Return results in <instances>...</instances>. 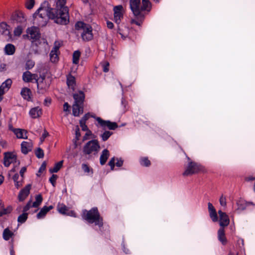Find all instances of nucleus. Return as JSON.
I'll list each match as a JSON object with an SVG mask.
<instances>
[{"label":"nucleus","mask_w":255,"mask_h":255,"mask_svg":"<svg viewBox=\"0 0 255 255\" xmlns=\"http://www.w3.org/2000/svg\"><path fill=\"white\" fill-rule=\"evenodd\" d=\"M82 167L83 170L85 172H89L90 169H89V166L87 164H83L82 165Z\"/></svg>","instance_id":"nucleus-60"},{"label":"nucleus","mask_w":255,"mask_h":255,"mask_svg":"<svg viewBox=\"0 0 255 255\" xmlns=\"http://www.w3.org/2000/svg\"><path fill=\"white\" fill-rule=\"evenodd\" d=\"M142 2L143 4V7H148L149 8H151V3L149 0H142Z\"/></svg>","instance_id":"nucleus-52"},{"label":"nucleus","mask_w":255,"mask_h":255,"mask_svg":"<svg viewBox=\"0 0 255 255\" xmlns=\"http://www.w3.org/2000/svg\"><path fill=\"white\" fill-rule=\"evenodd\" d=\"M67 84L69 88H71L74 90V86L75 85V78L72 76H69L67 79Z\"/></svg>","instance_id":"nucleus-30"},{"label":"nucleus","mask_w":255,"mask_h":255,"mask_svg":"<svg viewBox=\"0 0 255 255\" xmlns=\"http://www.w3.org/2000/svg\"><path fill=\"white\" fill-rule=\"evenodd\" d=\"M13 18L17 22L21 23H24L26 21V18L24 16V15L21 12H19L15 14V15L13 16Z\"/></svg>","instance_id":"nucleus-28"},{"label":"nucleus","mask_w":255,"mask_h":255,"mask_svg":"<svg viewBox=\"0 0 255 255\" xmlns=\"http://www.w3.org/2000/svg\"><path fill=\"white\" fill-rule=\"evenodd\" d=\"M113 134V132L110 131H105L101 136L103 141H106L110 136Z\"/></svg>","instance_id":"nucleus-39"},{"label":"nucleus","mask_w":255,"mask_h":255,"mask_svg":"<svg viewBox=\"0 0 255 255\" xmlns=\"http://www.w3.org/2000/svg\"><path fill=\"white\" fill-rule=\"evenodd\" d=\"M81 53L79 51H75L73 54V62L74 64H78L79 62V58Z\"/></svg>","instance_id":"nucleus-36"},{"label":"nucleus","mask_w":255,"mask_h":255,"mask_svg":"<svg viewBox=\"0 0 255 255\" xmlns=\"http://www.w3.org/2000/svg\"><path fill=\"white\" fill-rule=\"evenodd\" d=\"M31 187V185L29 184L20 191L18 196V200L20 201H23L27 197L29 194Z\"/></svg>","instance_id":"nucleus-17"},{"label":"nucleus","mask_w":255,"mask_h":255,"mask_svg":"<svg viewBox=\"0 0 255 255\" xmlns=\"http://www.w3.org/2000/svg\"><path fill=\"white\" fill-rule=\"evenodd\" d=\"M245 180L248 182L252 181L255 180V176H253L252 175L247 176L245 178Z\"/></svg>","instance_id":"nucleus-62"},{"label":"nucleus","mask_w":255,"mask_h":255,"mask_svg":"<svg viewBox=\"0 0 255 255\" xmlns=\"http://www.w3.org/2000/svg\"><path fill=\"white\" fill-rule=\"evenodd\" d=\"M57 178V176L55 174H53L52 176L50 178L49 181L52 184L53 186H55L56 180Z\"/></svg>","instance_id":"nucleus-50"},{"label":"nucleus","mask_w":255,"mask_h":255,"mask_svg":"<svg viewBox=\"0 0 255 255\" xmlns=\"http://www.w3.org/2000/svg\"><path fill=\"white\" fill-rule=\"evenodd\" d=\"M110 155L109 151L108 149H105L103 150L100 156V161L101 165H104L107 161Z\"/></svg>","instance_id":"nucleus-23"},{"label":"nucleus","mask_w":255,"mask_h":255,"mask_svg":"<svg viewBox=\"0 0 255 255\" xmlns=\"http://www.w3.org/2000/svg\"><path fill=\"white\" fill-rule=\"evenodd\" d=\"M89 114H87L83 116V117L80 120V121L86 123V121L89 118Z\"/></svg>","instance_id":"nucleus-61"},{"label":"nucleus","mask_w":255,"mask_h":255,"mask_svg":"<svg viewBox=\"0 0 255 255\" xmlns=\"http://www.w3.org/2000/svg\"><path fill=\"white\" fill-rule=\"evenodd\" d=\"M12 235L13 233L10 231L8 229L6 228L4 230L3 232V238L5 240H8Z\"/></svg>","instance_id":"nucleus-34"},{"label":"nucleus","mask_w":255,"mask_h":255,"mask_svg":"<svg viewBox=\"0 0 255 255\" xmlns=\"http://www.w3.org/2000/svg\"><path fill=\"white\" fill-rule=\"evenodd\" d=\"M38 76L36 74H32L30 72L27 71L23 73L22 80L24 82L28 83L32 82L33 80H37Z\"/></svg>","instance_id":"nucleus-15"},{"label":"nucleus","mask_w":255,"mask_h":255,"mask_svg":"<svg viewBox=\"0 0 255 255\" xmlns=\"http://www.w3.org/2000/svg\"><path fill=\"white\" fill-rule=\"evenodd\" d=\"M109 63L106 62L104 65H103V71L105 72H107L109 71Z\"/></svg>","instance_id":"nucleus-57"},{"label":"nucleus","mask_w":255,"mask_h":255,"mask_svg":"<svg viewBox=\"0 0 255 255\" xmlns=\"http://www.w3.org/2000/svg\"><path fill=\"white\" fill-rule=\"evenodd\" d=\"M34 65V62L31 60H28L26 63V69H30Z\"/></svg>","instance_id":"nucleus-48"},{"label":"nucleus","mask_w":255,"mask_h":255,"mask_svg":"<svg viewBox=\"0 0 255 255\" xmlns=\"http://www.w3.org/2000/svg\"><path fill=\"white\" fill-rule=\"evenodd\" d=\"M26 167L25 166L22 167L20 170L19 173H20V175L21 176V178H22V179H23V178L24 173L26 172Z\"/></svg>","instance_id":"nucleus-58"},{"label":"nucleus","mask_w":255,"mask_h":255,"mask_svg":"<svg viewBox=\"0 0 255 255\" xmlns=\"http://www.w3.org/2000/svg\"><path fill=\"white\" fill-rule=\"evenodd\" d=\"M56 11V14L54 15L55 18H51L54 21L59 24L66 25L69 22V10L68 7L63 5H57L55 8H53Z\"/></svg>","instance_id":"nucleus-1"},{"label":"nucleus","mask_w":255,"mask_h":255,"mask_svg":"<svg viewBox=\"0 0 255 255\" xmlns=\"http://www.w3.org/2000/svg\"><path fill=\"white\" fill-rule=\"evenodd\" d=\"M75 135H76V141L78 140L79 139V137L81 136L80 132V129L78 126L76 127V130H75ZM75 147H77V144L76 141H75Z\"/></svg>","instance_id":"nucleus-44"},{"label":"nucleus","mask_w":255,"mask_h":255,"mask_svg":"<svg viewBox=\"0 0 255 255\" xmlns=\"http://www.w3.org/2000/svg\"><path fill=\"white\" fill-rule=\"evenodd\" d=\"M115 159L114 157H113L109 162L108 164L110 166L112 170L114 169L115 167Z\"/></svg>","instance_id":"nucleus-54"},{"label":"nucleus","mask_w":255,"mask_h":255,"mask_svg":"<svg viewBox=\"0 0 255 255\" xmlns=\"http://www.w3.org/2000/svg\"><path fill=\"white\" fill-rule=\"evenodd\" d=\"M31 207H32V205H31V201L30 200L24 207L23 209V212L26 213L30 209V208Z\"/></svg>","instance_id":"nucleus-51"},{"label":"nucleus","mask_w":255,"mask_h":255,"mask_svg":"<svg viewBox=\"0 0 255 255\" xmlns=\"http://www.w3.org/2000/svg\"><path fill=\"white\" fill-rule=\"evenodd\" d=\"M22 181H23V179H22V178H21V180H19V181L18 180V181L14 182L15 186L16 187V188L17 189L19 188L20 187H21L22 185Z\"/></svg>","instance_id":"nucleus-56"},{"label":"nucleus","mask_w":255,"mask_h":255,"mask_svg":"<svg viewBox=\"0 0 255 255\" xmlns=\"http://www.w3.org/2000/svg\"><path fill=\"white\" fill-rule=\"evenodd\" d=\"M189 162L183 175L188 176L195 174L200 171L202 169L201 166L198 163L191 161L190 159L188 157Z\"/></svg>","instance_id":"nucleus-7"},{"label":"nucleus","mask_w":255,"mask_h":255,"mask_svg":"<svg viewBox=\"0 0 255 255\" xmlns=\"http://www.w3.org/2000/svg\"><path fill=\"white\" fill-rule=\"evenodd\" d=\"M74 103L82 105L85 99V95L82 91H79L78 93L73 94Z\"/></svg>","instance_id":"nucleus-18"},{"label":"nucleus","mask_w":255,"mask_h":255,"mask_svg":"<svg viewBox=\"0 0 255 255\" xmlns=\"http://www.w3.org/2000/svg\"><path fill=\"white\" fill-rule=\"evenodd\" d=\"M237 206L235 211L239 214L241 212L248 209L250 206H254L255 204L252 202H247L243 199H240L236 201Z\"/></svg>","instance_id":"nucleus-10"},{"label":"nucleus","mask_w":255,"mask_h":255,"mask_svg":"<svg viewBox=\"0 0 255 255\" xmlns=\"http://www.w3.org/2000/svg\"><path fill=\"white\" fill-rule=\"evenodd\" d=\"M50 58L52 62H56L58 60L57 52L51 50L50 53Z\"/></svg>","instance_id":"nucleus-37"},{"label":"nucleus","mask_w":255,"mask_h":255,"mask_svg":"<svg viewBox=\"0 0 255 255\" xmlns=\"http://www.w3.org/2000/svg\"><path fill=\"white\" fill-rule=\"evenodd\" d=\"M66 2V0H58L56 3L57 5H65Z\"/></svg>","instance_id":"nucleus-59"},{"label":"nucleus","mask_w":255,"mask_h":255,"mask_svg":"<svg viewBox=\"0 0 255 255\" xmlns=\"http://www.w3.org/2000/svg\"><path fill=\"white\" fill-rule=\"evenodd\" d=\"M139 163L142 166L148 167L150 165L151 162L146 157H141L139 158Z\"/></svg>","instance_id":"nucleus-31"},{"label":"nucleus","mask_w":255,"mask_h":255,"mask_svg":"<svg viewBox=\"0 0 255 255\" xmlns=\"http://www.w3.org/2000/svg\"><path fill=\"white\" fill-rule=\"evenodd\" d=\"M69 107L70 106H69V104H68V103H65L63 105V111L64 112L69 111Z\"/></svg>","instance_id":"nucleus-63"},{"label":"nucleus","mask_w":255,"mask_h":255,"mask_svg":"<svg viewBox=\"0 0 255 255\" xmlns=\"http://www.w3.org/2000/svg\"><path fill=\"white\" fill-rule=\"evenodd\" d=\"M8 25L5 22H1L0 24V32L1 33L6 36L7 38L11 37L10 32L8 29Z\"/></svg>","instance_id":"nucleus-20"},{"label":"nucleus","mask_w":255,"mask_h":255,"mask_svg":"<svg viewBox=\"0 0 255 255\" xmlns=\"http://www.w3.org/2000/svg\"><path fill=\"white\" fill-rule=\"evenodd\" d=\"M130 8L133 14L136 16L142 17L141 12L143 10L150 11L148 7H143V4L141 5L140 0H130Z\"/></svg>","instance_id":"nucleus-5"},{"label":"nucleus","mask_w":255,"mask_h":255,"mask_svg":"<svg viewBox=\"0 0 255 255\" xmlns=\"http://www.w3.org/2000/svg\"><path fill=\"white\" fill-rule=\"evenodd\" d=\"M96 120L104 129H105V128L107 127L109 129L114 130L118 127L117 124L115 122L104 121L99 117L97 118Z\"/></svg>","instance_id":"nucleus-11"},{"label":"nucleus","mask_w":255,"mask_h":255,"mask_svg":"<svg viewBox=\"0 0 255 255\" xmlns=\"http://www.w3.org/2000/svg\"><path fill=\"white\" fill-rule=\"evenodd\" d=\"M208 209L209 213V216L212 221L216 222L218 221V217L216 209L212 203H208Z\"/></svg>","instance_id":"nucleus-16"},{"label":"nucleus","mask_w":255,"mask_h":255,"mask_svg":"<svg viewBox=\"0 0 255 255\" xmlns=\"http://www.w3.org/2000/svg\"><path fill=\"white\" fill-rule=\"evenodd\" d=\"M46 166V163L45 161H44L42 163L39 169L38 173L37 174V176H39L40 174L39 173H40L42 172L43 171H44L45 170Z\"/></svg>","instance_id":"nucleus-47"},{"label":"nucleus","mask_w":255,"mask_h":255,"mask_svg":"<svg viewBox=\"0 0 255 255\" xmlns=\"http://www.w3.org/2000/svg\"><path fill=\"white\" fill-rule=\"evenodd\" d=\"M27 217L28 214L27 213L23 212L18 217L17 221L18 223L22 224L26 221Z\"/></svg>","instance_id":"nucleus-35"},{"label":"nucleus","mask_w":255,"mask_h":255,"mask_svg":"<svg viewBox=\"0 0 255 255\" xmlns=\"http://www.w3.org/2000/svg\"><path fill=\"white\" fill-rule=\"evenodd\" d=\"M26 131L21 128H17L14 133L18 138H27Z\"/></svg>","instance_id":"nucleus-27"},{"label":"nucleus","mask_w":255,"mask_h":255,"mask_svg":"<svg viewBox=\"0 0 255 255\" xmlns=\"http://www.w3.org/2000/svg\"><path fill=\"white\" fill-rule=\"evenodd\" d=\"M85 219L90 223H95L96 225L100 227L103 226V220L100 217L97 208H93L87 212Z\"/></svg>","instance_id":"nucleus-3"},{"label":"nucleus","mask_w":255,"mask_h":255,"mask_svg":"<svg viewBox=\"0 0 255 255\" xmlns=\"http://www.w3.org/2000/svg\"><path fill=\"white\" fill-rule=\"evenodd\" d=\"M100 146L97 140H92L88 141L83 147V152L85 154H90L94 153H97Z\"/></svg>","instance_id":"nucleus-6"},{"label":"nucleus","mask_w":255,"mask_h":255,"mask_svg":"<svg viewBox=\"0 0 255 255\" xmlns=\"http://www.w3.org/2000/svg\"><path fill=\"white\" fill-rule=\"evenodd\" d=\"M218 240L223 244H225L227 242L226 239L225 238L224 229L223 228H220L218 231Z\"/></svg>","instance_id":"nucleus-26"},{"label":"nucleus","mask_w":255,"mask_h":255,"mask_svg":"<svg viewBox=\"0 0 255 255\" xmlns=\"http://www.w3.org/2000/svg\"><path fill=\"white\" fill-rule=\"evenodd\" d=\"M23 28L21 26H18L14 30L15 36H19L22 32Z\"/></svg>","instance_id":"nucleus-42"},{"label":"nucleus","mask_w":255,"mask_h":255,"mask_svg":"<svg viewBox=\"0 0 255 255\" xmlns=\"http://www.w3.org/2000/svg\"><path fill=\"white\" fill-rule=\"evenodd\" d=\"M75 28L77 30H82L81 37L84 41L91 40L93 38L92 27L82 21H78L75 24Z\"/></svg>","instance_id":"nucleus-2"},{"label":"nucleus","mask_w":255,"mask_h":255,"mask_svg":"<svg viewBox=\"0 0 255 255\" xmlns=\"http://www.w3.org/2000/svg\"><path fill=\"white\" fill-rule=\"evenodd\" d=\"M34 4V0H28L26 3V7L27 8L31 9Z\"/></svg>","instance_id":"nucleus-45"},{"label":"nucleus","mask_w":255,"mask_h":255,"mask_svg":"<svg viewBox=\"0 0 255 255\" xmlns=\"http://www.w3.org/2000/svg\"><path fill=\"white\" fill-rule=\"evenodd\" d=\"M29 114L32 118H38L42 115L41 109L38 107L33 108L29 111Z\"/></svg>","instance_id":"nucleus-22"},{"label":"nucleus","mask_w":255,"mask_h":255,"mask_svg":"<svg viewBox=\"0 0 255 255\" xmlns=\"http://www.w3.org/2000/svg\"><path fill=\"white\" fill-rule=\"evenodd\" d=\"M220 204L223 207H226L227 205L226 198L223 195H222L219 199Z\"/></svg>","instance_id":"nucleus-43"},{"label":"nucleus","mask_w":255,"mask_h":255,"mask_svg":"<svg viewBox=\"0 0 255 255\" xmlns=\"http://www.w3.org/2000/svg\"><path fill=\"white\" fill-rule=\"evenodd\" d=\"M55 14H56V11L53 9V8L40 7L34 13V16L36 18L45 19L47 17L50 19L55 18L54 16Z\"/></svg>","instance_id":"nucleus-4"},{"label":"nucleus","mask_w":255,"mask_h":255,"mask_svg":"<svg viewBox=\"0 0 255 255\" xmlns=\"http://www.w3.org/2000/svg\"><path fill=\"white\" fill-rule=\"evenodd\" d=\"M107 25L109 28L112 29L114 27V24L113 22L108 21L107 22Z\"/></svg>","instance_id":"nucleus-64"},{"label":"nucleus","mask_w":255,"mask_h":255,"mask_svg":"<svg viewBox=\"0 0 255 255\" xmlns=\"http://www.w3.org/2000/svg\"><path fill=\"white\" fill-rule=\"evenodd\" d=\"M3 158V164L5 167H8L13 162H16L17 157L13 152H5Z\"/></svg>","instance_id":"nucleus-12"},{"label":"nucleus","mask_w":255,"mask_h":255,"mask_svg":"<svg viewBox=\"0 0 255 255\" xmlns=\"http://www.w3.org/2000/svg\"><path fill=\"white\" fill-rule=\"evenodd\" d=\"M36 201L34 202L32 205V207L34 208L38 207L42 201V197L40 194L37 195L35 196Z\"/></svg>","instance_id":"nucleus-33"},{"label":"nucleus","mask_w":255,"mask_h":255,"mask_svg":"<svg viewBox=\"0 0 255 255\" xmlns=\"http://www.w3.org/2000/svg\"><path fill=\"white\" fill-rule=\"evenodd\" d=\"M73 115L74 116H79L80 114L83 113V108L82 105L75 103L72 106Z\"/></svg>","instance_id":"nucleus-21"},{"label":"nucleus","mask_w":255,"mask_h":255,"mask_svg":"<svg viewBox=\"0 0 255 255\" xmlns=\"http://www.w3.org/2000/svg\"><path fill=\"white\" fill-rule=\"evenodd\" d=\"M80 125L83 130H88V128L86 125V123L80 121Z\"/></svg>","instance_id":"nucleus-53"},{"label":"nucleus","mask_w":255,"mask_h":255,"mask_svg":"<svg viewBox=\"0 0 255 255\" xmlns=\"http://www.w3.org/2000/svg\"><path fill=\"white\" fill-rule=\"evenodd\" d=\"M114 20L116 23L119 24L123 17L124 8L122 5L115 6L114 7Z\"/></svg>","instance_id":"nucleus-13"},{"label":"nucleus","mask_w":255,"mask_h":255,"mask_svg":"<svg viewBox=\"0 0 255 255\" xmlns=\"http://www.w3.org/2000/svg\"><path fill=\"white\" fill-rule=\"evenodd\" d=\"M11 210V207H8L6 209L3 208L2 210L0 211V216H2L3 215L9 213Z\"/></svg>","instance_id":"nucleus-49"},{"label":"nucleus","mask_w":255,"mask_h":255,"mask_svg":"<svg viewBox=\"0 0 255 255\" xmlns=\"http://www.w3.org/2000/svg\"><path fill=\"white\" fill-rule=\"evenodd\" d=\"M219 215V224L221 228H224L229 225L230 223V219L227 214L222 212L221 210L218 211Z\"/></svg>","instance_id":"nucleus-14"},{"label":"nucleus","mask_w":255,"mask_h":255,"mask_svg":"<svg viewBox=\"0 0 255 255\" xmlns=\"http://www.w3.org/2000/svg\"><path fill=\"white\" fill-rule=\"evenodd\" d=\"M63 161H60L55 164L54 167L49 169V172L51 173L57 172L62 166Z\"/></svg>","instance_id":"nucleus-32"},{"label":"nucleus","mask_w":255,"mask_h":255,"mask_svg":"<svg viewBox=\"0 0 255 255\" xmlns=\"http://www.w3.org/2000/svg\"><path fill=\"white\" fill-rule=\"evenodd\" d=\"M27 34L23 35L26 36L27 38L32 40V42L36 41L40 38V33L39 29L37 27L32 26L28 28L26 30Z\"/></svg>","instance_id":"nucleus-8"},{"label":"nucleus","mask_w":255,"mask_h":255,"mask_svg":"<svg viewBox=\"0 0 255 255\" xmlns=\"http://www.w3.org/2000/svg\"><path fill=\"white\" fill-rule=\"evenodd\" d=\"M32 148V143L30 141H23L21 144V150L24 154H26L29 151H31Z\"/></svg>","instance_id":"nucleus-19"},{"label":"nucleus","mask_w":255,"mask_h":255,"mask_svg":"<svg viewBox=\"0 0 255 255\" xmlns=\"http://www.w3.org/2000/svg\"><path fill=\"white\" fill-rule=\"evenodd\" d=\"M12 83V81L10 79H8L5 80L4 82H3L1 85V88L8 89Z\"/></svg>","instance_id":"nucleus-40"},{"label":"nucleus","mask_w":255,"mask_h":255,"mask_svg":"<svg viewBox=\"0 0 255 255\" xmlns=\"http://www.w3.org/2000/svg\"><path fill=\"white\" fill-rule=\"evenodd\" d=\"M53 207L52 206H50L49 207L44 206L39 211V212L37 214V218L38 219H40L45 216L46 213L50 211L51 209H52Z\"/></svg>","instance_id":"nucleus-25"},{"label":"nucleus","mask_w":255,"mask_h":255,"mask_svg":"<svg viewBox=\"0 0 255 255\" xmlns=\"http://www.w3.org/2000/svg\"><path fill=\"white\" fill-rule=\"evenodd\" d=\"M58 211L62 214H66L67 211V207L63 204H59L58 205Z\"/></svg>","instance_id":"nucleus-38"},{"label":"nucleus","mask_w":255,"mask_h":255,"mask_svg":"<svg viewBox=\"0 0 255 255\" xmlns=\"http://www.w3.org/2000/svg\"><path fill=\"white\" fill-rule=\"evenodd\" d=\"M48 135V132L45 129L44 130L43 133L42 135V136L40 137L41 142H42L44 140V138L46 137Z\"/></svg>","instance_id":"nucleus-55"},{"label":"nucleus","mask_w":255,"mask_h":255,"mask_svg":"<svg viewBox=\"0 0 255 255\" xmlns=\"http://www.w3.org/2000/svg\"><path fill=\"white\" fill-rule=\"evenodd\" d=\"M61 43L59 41H55L54 43V46L51 50L58 52Z\"/></svg>","instance_id":"nucleus-46"},{"label":"nucleus","mask_w":255,"mask_h":255,"mask_svg":"<svg viewBox=\"0 0 255 255\" xmlns=\"http://www.w3.org/2000/svg\"><path fill=\"white\" fill-rule=\"evenodd\" d=\"M35 155L38 158H42L44 156V152L40 147L37 148L35 151Z\"/></svg>","instance_id":"nucleus-41"},{"label":"nucleus","mask_w":255,"mask_h":255,"mask_svg":"<svg viewBox=\"0 0 255 255\" xmlns=\"http://www.w3.org/2000/svg\"><path fill=\"white\" fill-rule=\"evenodd\" d=\"M21 95L24 99L27 101L31 100V92L29 88H22L21 91Z\"/></svg>","instance_id":"nucleus-24"},{"label":"nucleus","mask_w":255,"mask_h":255,"mask_svg":"<svg viewBox=\"0 0 255 255\" xmlns=\"http://www.w3.org/2000/svg\"><path fill=\"white\" fill-rule=\"evenodd\" d=\"M15 47L13 45L11 44H7L5 45L4 48L5 53L7 55H12L14 54L15 52Z\"/></svg>","instance_id":"nucleus-29"},{"label":"nucleus","mask_w":255,"mask_h":255,"mask_svg":"<svg viewBox=\"0 0 255 255\" xmlns=\"http://www.w3.org/2000/svg\"><path fill=\"white\" fill-rule=\"evenodd\" d=\"M37 84V92L39 93H43L49 87L50 84L46 82L44 76H40L36 80Z\"/></svg>","instance_id":"nucleus-9"}]
</instances>
